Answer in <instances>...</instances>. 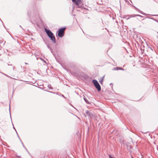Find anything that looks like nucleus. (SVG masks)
I'll return each mask as SVG.
<instances>
[{"label": "nucleus", "mask_w": 158, "mask_h": 158, "mask_svg": "<svg viewBox=\"0 0 158 158\" xmlns=\"http://www.w3.org/2000/svg\"><path fill=\"white\" fill-rule=\"evenodd\" d=\"M25 64H28V63H25Z\"/></svg>", "instance_id": "obj_27"}, {"label": "nucleus", "mask_w": 158, "mask_h": 158, "mask_svg": "<svg viewBox=\"0 0 158 158\" xmlns=\"http://www.w3.org/2000/svg\"><path fill=\"white\" fill-rule=\"evenodd\" d=\"M133 7H134V9L136 10V11H138L139 12V11H140V10L139 9H138V8H137L135 6H132Z\"/></svg>", "instance_id": "obj_12"}, {"label": "nucleus", "mask_w": 158, "mask_h": 158, "mask_svg": "<svg viewBox=\"0 0 158 158\" xmlns=\"http://www.w3.org/2000/svg\"><path fill=\"white\" fill-rule=\"evenodd\" d=\"M19 27H20L22 29H23V28L22 27H21V25H20V26H19Z\"/></svg>", "instance_id": "obj_23"}, {"label": "nucleus", "mask_w": 158, "mask_h": 158, "mask_svg": "<svg viewBox=\"0 0 158 158\" xmlns=\"http://www.w3.org/2000/svg\"><path fill=\"white\" fill-rule=\"evenodd\" d=\"M10 117L11 118V115H10Z\"/></svg>", "instance_id": "obj_33"}, {"label": "nucleus", "mask_w": 158, "mask_h": 158, "mask_svg": "<svg viewBox=\"0 0 158 158\" xmlns=\"http://www.w3.org/2000/svg\"><path fill=\"white\" fill-rule=\"evenodd\" d=\"M9 110H10V107H9Z\"/></svg>", "instance_id": "obj_22"}, {"label": "nucleus", "mask_w": 158, "mask_h": 158, "mask_svg": "<svg viewBox=\"0 0 158 158\" xmlns=\"http://www.w3.org/2000/svg\"><path fill=\"white\" fill-rule=\"evenodd\" d=\"M44 31L48 36L50 38L54 44L56 43V39L55 36L53 33L49 30L45 28Z\"/></svg>", "instance_id": "obj_1"}, {"label": "nucleus", "mask_w": 158, "mask_h": 158, "mask_svg": "<svg viewBox=\"0 0 158 158\" xmlns=\"http://www.w3.org/2000/svg\"><path fill=\"white\" fill-rule=\"evenodd\" d=\"M0 20L1 21V22H2V24L3 25L4 27H5V28H6L5 27V26L3 24V23L2 21V20H1V19H0Z\"/></svg>", "instance_id": "obj_20"}, {"label": "nucleus", "mask_w": 158, "mask_h": 158, "mask_svg": "<svg viewBox=\"0 0 158 158\" xmlns=\"http://www.w3.org/2000/svg\"><path fill=\"white\" fill-rule=\"evenodd\" d=\"M16 134H17V136H18V138H19V139L20 141H21V139H20V137H19V135L18 134V133H17V131H16Z\"/></svg>", "instance_id": "obj_18"}, {"label": "nucleus", "mask_w": 158, "mask_h": 158, "mask_svg": "<svg viewBox=\"0 0 158 158\" xmlns=\"http://www.w3.org/2000/svg\"><path fill=\"white\" fill-rule=\"evenodd\" d=\"M147 16L146 17V18H148V19H152V20H154V21L157 22V23H158V20H157L156 19H155L151 17H150L151 16Z\"/></svg>", "instance_id": "obj_8"}, {"label": "nucleus", "mask_w": 158, "mask_h": 158, "mask_svg": "<svg viewBox=\"0 0 158 158\" xmlns=\"http://www.w3.org/2000/svg\"><path fill=\"white\" fill-rule=\"evenodd\" d=\"M130 1L131 2V3H132V2H131V0H130Z\"/></svg>", "instance_id": "obj_31"}, {"label": "nucleus", "mask_w": 158, "mask_h": 158, "mask_svg": "<svg viewBox=\"0 0 158 158\" xmlns=\"http://www.w3.org/2000/svg\"><path fill=\"white\" fill-rule=\"evenodd\" d=\"M129 5H131V6H132V5H131V4L130 3V2H129L127 0H126L125 1Z\"/></svg>", "instance_id": "obj_19"}, {"label": "nucleus", "mask_w": 158, "mask_h": 158, "mask_svg": "<svg viewBox=\"0 0 158 158\" xmlns=\"http://www.w3.org/2000/svg\"><path fill=\"white\" fill-rule=\"evenodd\" d=\"M22 143V144L23 145V147L25 148V149L26 150L27 152H28V153L30 154L29 153V152L28 151L27 149L25 147V146H24V144H23V142L21 140V141H20Z\"/></svg>", "instance_id": "obj_14"}, {"label": "nucleus", "mask_w": 158, "mask_h": 158, "mask_svg": "<svg viewBox=\"0 0 158 158\" xmlns=\"http://www.w3.org/2000/svg\"><path fill=\"white\" fill-rule=\"evenodd\" d=\"M113 70H123L124 69H123L122 68H120V67H116V68H114Z\"/></svg>", "instance_id": "obj_9"}, {"label": "nucleus", "mask_w": 158, "mask_h": 158, "mask_svg": "<svg viewBox=\"0 0 158 158\" xmlns=\"http://www.w3.org/2000/svg\"><path fill=\"white\" fill-rule=\"evenodd\" d=\"M44 62L46 63V62H45V61H44Z\"/></svg>", "instance_id": "obj_30"}, {"label": "nucleus", "mask_w": 158, "mask_h": 158, "mask_svg": "<svg viewBox=\"0 0 158 158\" xmlns=\"http://www.w3.org/2000/svg\"><path fill=\"white\" fill-rule=\"evenodd\" d=\"M85 113L86 115H88L90 118H92L93 117V114L90 113L88 110H87L85 112Z\"/></svg>", "instance_id": "obj_6"}, {"label": "nucleus", "mask_w": 158, "mask_h": 158, "mask_svg": "<svg viewBox=\"0 0 158 158\" xmlns=\"http://www.w3.org/2000/svg\"><path fill=\"white\" fill-rule=\"evenodd\" d=\"M14 68H15V67L14 66V67H13V70H14Z\"/></svg>", "instance_id": "obj_29"}, {"label": "nucleus", "mask_w": 158, "mask_h": 158, "mask_svg": "<svg viewBox=\"0 0 158 158\" xmlns=\"http://www.w3.org/2000/svg\"><path fill=\"white\" fill-rule=\"evenodd\" d=\"M84 116L86 117V115L84 114Z\"/></svg>", "instance_id": "obj_28"}, {"label": "nucleus", "mask_w": 158, "mask_h": 158, "mask_svg": "<svg viewBox=\"0 0 158 158\" xmlns=\"http://www.w3.org/2000/svg\"><path fill=\"white\" fill-rule=\"evenodd\" d=\"M132 158H133V157H132Z\"/></svg>", "instance_id": "obj_34"}, {"label": "nucleus", "mask_w": 158, "mask_h": 158, "mask_svg": "<svg viewBox=\"0 0 158 158\" xmlns=\"http://www.w3.org/2000/svg\"><path fill=\"white\" fill-rule=\"evenodd\" d=\"M13 128L15 129V131H16V130L15 128V127H14V125H13Z\"/></svg>", "instance_id": "obj_21"}, {"label": "nucleus", "mask_w": 158, "mask_h": 158, "mask_svg": "<svg viewBox=\"0 0 158 158\" xmlns=\"http://www.w3.org/2000/svg\"><path fill=\"white\" fill-rule=\"evenodd\" d=\"M22 143V144L23 145V147L25 148V149L26 150L27 152H28V153L30 154L29 153V152L28 151L27 149L25 147V146H24V144H23V142L21 140V141H20Z\"/></svg>", "instance_id": "obj_13"}, {"label": "nucleus", "mask_w": 158, "mask_h": 158, "mask_svg": "<svg viewBox=\"0 0 158 158\" xmlns=\"http://www.w3.org/2000/svg\"><path fill=\"white\" fill-rule=\"evenodd\" d=\"M84 101H85V102L87 103H88V104L89 103V102L88 101V100L85 97H84Z\"/></svg>", "instance_id": "obj_11"}, {"label": "nucleus", "mask_w": 158, "mask_h": 158, "mask_svg": "<svg viewBox=\"0 0 158 158\" xmlns=\"http://www.w3.org/2000/svg\"><path fill=\"white\" fill-rule=\"evenodd\" d=\"M28 16L29 17V19H30V21L32 23L33 22H32V19L31 18V17H30V14L29 15V13L28 12Z\"/></svg>", "instance_id": "obj_16"}, {"label": "nucleus", "mask_w": 158, "mask_h": 158, "mask_svg": "<svg viewBox=\"0 0 158 158\" xmlns=\"http://www.w3.org/2000/svg\"><path fill=\"white\" fill-rule=\"evenodd\" d=\"M48 92H50V93H54V92H50V91H48Z\"/></svg>", "instance_id": "obj_26"}, {"label": "nucleus", "mask_w": 158, "mask_h": 158, "mask_svg": "<svg viewBox=\"0 0 158 158\" xmlns=\"http://www.w3.org/2000/svg\"><path fill=\"white\" fill-rule=\"evenodd\" d=\"M139 12L142 14V15H145V16H158V15H152V14H147L146 13H145L143 11H142L141 10H140L139 11Z\"/></svg>", "instance_id": "obj_5"}, {"label": "nucleus", "mask_w": 158, "mask_h": 158, "mask_svg": "<svg viewBox=\"0 0 158 158\" xmlns=\"http://www.w3.org/2000/svg\"><path fill=\"white\" fill-rule=\"evenodd\" d=\"M129 16L130 17L129 18H128V19H129L130 18H131V17H135L136 16H139V17H143L141 15H130V16Z\"/></svg>", "instance_id": "obj_7"}, {"label": "nucleus", "mask_w": 158, "mask_h": 158, "mask_svg": "<svg viewBox=\"0 0 158 158\" xmlns=\"http://www.w3.org/2000/svg\"><path fill=\"white\" fill-rule=\"evenodd\" d=\"M72 1L77 6V8H84V4H81V0H72Z\"/></svg>", "instance_id": "obj_2"}, {"label": "nucleus", "mask_w": 158, "mask_h": 158, "mask_svg": "<svg viewBox=\"0 0 158 158\" xmlns=\"http://www.w3.org/2000/svg\"><path fill=\"white\" fill-rule=\"evenodd\" d=\"M92 83L98 91H99L101 90V86L97 80L94 79L92 80Z\"/></svg>", "instance_id": "obj_4"}, {"label": "nucleus", "mask_w": 158, "mask_h": 158, "mask_svg": "<svg viewBox=\"0 0 158 158\" xmlns=\"http://www.w3.org/2000/svg\"><path fill=\"white\" fill-rule=\"evenodd\" d=\"M8 66H9V65L12 66V64H8Z\"/></svg>", "instance_id": "obj_24"}, {"label": "nucleus", "mask_w": 158, "mask_h": 158, "mask_svg": "<svg viewBox=\"0 0 158 158\" xmlns=\"http://www.w3.org/2000/svg\"><path fill=\"white\" fill-rule=\"evenodd\" d=\"M48 87L49 89H52V88L51 87V85H50V84L48 85Z\"/></svg>", "instance_id": "obj_17"}, {"label": "nucleus", "mask_w": 158, "mask_h": 158, "mask_svg": "<svg viewBox=\"0 0 158 158\" xmlns=\"http://www.w3.org/2000/svg\"><path fill=\"white\" fill-rule=\"evenodd\" d=\"M6 76L8 77H9V76H8V75H6Z\"/></svg>", "instance_id": "obj_32"}, {"label": "nucleus", "mask_w": 158, "mask_h": 158, "mask_svg": "<svg viewBox=\"0 0 158 158\" xmlns=\"http://www.w3.org/2000/svg\"><path fill=\"white\" fill-rule=\"evenodd\" d=\"M66 29V27H62L59 29L57 33L58 36L60 37H63L64 35V31Z\"/></svg>", "instance_id": "obj_3"}, {"label": "nucleus", "mask_w": 158, "mask_h": 158, "mask_svg": "<svg viewBox=\"0 0 158 158\" xmlns=\"http://www.w3.org/2000/svg\"><path fill=\"white\" fill-rule=\"evenodd\" d=\"M62 97H64V98H65V97L64 96V95H63L62 94Z\"/></svg>", "instance_id": "obj_25"}, {"label": "nucleus", "mask_w": 158, "mask_h": 158, "mask_svg": "<svg viewBox=\"0 0 158 158\" xmlns=\"http://www.w3.org/2000/svg\"><path fill=\"white\" fill-rule=\"evenodd\" d=\"M47 47L48 48H49L50 49L51 52H52V48H51V47H50L49 45H47Z\"/></svg>", "instance_id": "obj_15"}, {"label": "nucleus", "mask_w": 158, "mask_h": 158, "mask_svg": "<svg viewBox=\"0 0 158 158\" xmlns=\"http://www.w3.org/2000/svg\"><path fill=\"white\" fill-rule=\"evenodd\" d=\"M104 76L103 77H102V78H101L100 80L99 81V82H100V84H102L103 81V79H104Z\"/></svg>", "instance_id": "obj_10"}]
</instances>
